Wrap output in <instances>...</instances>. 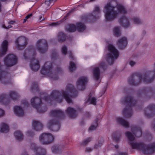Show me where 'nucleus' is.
Masks as SVG:
<instances>
[{
	"mask_svg": "<svg viewBox=\"0 0 155 155\" xmlns=\"http://www.w3.org/2000/svg\"><path fill=\"white\" fill-rule=\"evenodd\" d=\"M78 94L77 91L74 86L71 84H68L65 90L60 91L53 90L49 96H47V94L44 93L41 96V98H44L47 102H48L52 100H54L59 102L63 101L64 99L68 103H72L71 98L76 97Z\"/></svg>",
	"mask_w": 155,
	"mask_h": 155,
	"instance_id": "nucleus-1",
	"label": "nucleus"
},
{
	"mask_svg": "<svg viewBox=\"0 0 155 155\" xmlns=\"http://www.w3.org/2000/svg\"><path fill=\"white\" fill-rule=\"evenodd\" d=\"M131 128L134 135L129 131H126L125 134L132 149L141 150L144 154H151L155 152V143L146 146L143 143L134 142L135 138L134 135L137 137H140L142 134V130L139 127L135 125L131 126Z\"/></svg>",
	"mask_w": 155,
	"mask_h": 155,
	"instance_id": "nucleus-2",
	"label": "nucleus"
},
{
	"mask_svg": "<svg viewBox=\"0 0 155 155\" xmlns=\"http://www.w3.org/2000/svg\"><path fill=\"white\" fill-rule=\"evenodd\" d=\"M104 12L107 21H112L116 18L119 14H125L127 11L125 8L120 4L117 5L115 0H112L105 6Z\"/></svg>",
	"mask_w": 155,
	"mask_h": 155,
	"instance_id": "nucleus-3",
	"label": "nucleus"
},
{
	"mask_svg": "<svg viewBox=\"0 0 155 155\" xmlns=\"http://www.w3.org/2000/svg\"><path fill=\"white\" fill-rule=\"evenodd\" d=\"M153 70H148L143 73H136L132 75L128 80L129 84L136 86L140 83L141 80L146 83H150L155 78V63L153 66Z\"/></svg>",
	"mask_w": 155,
	"mask_h": 155,
	"instance_id": "nucleus-4",
	"label": "nucleus"
},
{
	"mask_svg": "<svg viewBox=\"0 0 155 155\" xmlns=\"http://www.w3.org/2000/svg\"><path fill=\"white\" fill-rule=\"evenodd\" d=\"M36 54L35 49L31 48L25 50L23 54L25 59L30 60V67L31 69L35 71H37L40 67L38 60L35 58Z\"/></svg>",
	"mask_w": 155,
	"mask_h": 155,
	"instance_id": "nucleus-5",
	"label": "nucleus"
},
{
	"mask_svg": "<svg viewBox=\"0 0 155 155\" xmlns=\"http://www.w3.org/2000/svg\"><path fill=\"white\" fill-rule=\"evenodd\" d=\"M122 103L127 106L124 110L123 114L124 115L127 117H130L132 114V111L131 106H134L137 103L132 97L128 95L123 98L121 100Z\"/></svg>",
	"mask_w": 155,
	"mask_h": 155,
	"instance_id": "nucleus-6",
	"label": "nucleus"
},
{
	"mask_svg": "<svg viewBox=\"0 0 155 155\" xmlns=\"http://www.w3.org/2000/svg\"><path fill=\"white\" fill-rule=\"evenodd\" d=\"M41 74L47 75L53 80H57L58 78L55 73L53 72L52 63L48 61L45 62L41 71Z\"/></svg>",
	"mask_w": 155,
	"mask_h": 155,
	"instance_id": "nucleus-7",
	"label": "nucleus"
},
{
	"mask_svg": "<svg viewBox=\"0 0 155 155\" xmlns=\"http://www.w3.org/2000/svg\"><path fill=\"white\" fill-rule=\"evenodd\" d=\"M108 52L106 56V61L109 64H112L119 56V52L114 46L111 44L107 46Z\"/></svg>",
	"mask_w": 155,
	"mask_h": 155,
	"instance_id": "nucleus-8",
	"label": "nucleus"
},
{
	"mask_svg": "<svg viewBox=\"0 0 155 155\" xmlns=\"http://www.w3.org/2000/svg\"><path fill=\"white\" fill-rule=\"evenodd\" d=\"M31 101V105L36 108L38 112L43 113L47 110V107L42 103L41 99L39 97H36L33 98Z\"/></svg>",
	"mask_w": 155,
	"mask_h": 155,
	"instance_id": "nucleus-9",
	"label": "nucleus"
},
{
	"mask_svg": "<svg viewBox=\"0 0 155 155\" xmlns=\"http://www.w3.org/2000/svg\"><path fill=\"white\" fill-rule=\"evenodd\" d=\"M54 139L52 135L48 133H44L39 137L40 143L45 145H48L52 143L54 141Z\"/></svg>",
	"mask_w": 155,
	"mask_h": 155,
	"instance_id": "nucleus-10",
	"label": "nucleus"
},
{
	"mask_svg": "<svg viewBox=\"0 0 155 155\" xmlns=\"http://www.w3.org/2000/svg\"><path fill=\"white\" fill-rule=\"evenodd\" d=\"M107 66L103 61H101L98 64V67H94L93 70V78L95 80H97L100 78V68L104 71L107 68Z\"/></svg>",
	"mask_w": 155,
	"mask_h": 155,
	"instance_id": "nucleus-11",
	"label": "nucleus"
},
{
	"mask_svg": "<svg viewBox=\"0 0 155 155\" xmlns=\"http://www.w3.org/2000/svg\"><path fill=\"white\" fill-rule=\"evenodd\" d=\"M100 9L99 7L96 6L92 12L89 14L88 15H85L83 19L86 20L89 19L94 21L96 19L98 18L100 16Z\"/></svg>",
	"mask_w": 155,
	"mask_h": 155,
	"instance_id": "nucleus-12",
	"label": "nucleus"
},
{
	"mask_svg": "<svg viewBox=\"0 0 155 155\" xmlns=\"http://www.w3.org/2000/svg\"><path fill=\"white\" fill-rule=\"evenodd\" d=\"M17 61L16 57L13 54H8L5 58L4 62L7 67H11L15 64Z\"/></svg>",
	"mask_w": 155,
	"mask_h": 155,
	"instance_id": "nucleus-13",
	"label": "nucleus"
},
{
	"mask_svg": "<svg viewBox=\"0 0 155 155\" xmlns=\"http://www.w3.org/2000/svg\"><path fill=\"white\" fill-rule=\"evenodd\" d=\"M30 148L36 155H45L46 154V150L45 148L38 146L34 143H31Z\"/></svg>",
	"mask_w": 155,
	"mask_h": 155,
	"instance_id": "nucleus-14",
	"label": "nucleus"
},
{
	"mask_svg": "<svg viewBox=\"0 0 155 155\" xmlns=\"http://www.w3.org/2000/svg\"><path fill=\"white\" fill-rule=\"evenodd\" d=\"M48 128L53 131H57L59 129L60 127V123L55 119H51L49 120L47 123Z\"/></svg>",
	"mask_w": 155,
	"mask_h": 155,
	"instance_id": "nucleus-15",
	"label": "nucleus"
},
{
	"mask_svg": "<svg viewBox=\"0 0 155 155\" xmlns=\"http://www.w3.org/2000/svg\"><path fill=\"white\" fill-rule=\"evenodd\" d=\"M36 47L40 53H45L48 49L47 43L46 41L43 39L38 40L37 42Z\"/></svg>",
	"mask_w": 155,
	"mask_h": 155,
	"instance_id": "nucleus-16",
	"label": "nucleus"
},
{
	"mask_svg": "<svg viewBox=\"0 0 155 155\" xmlns=\"http://www.w3.org/2000/svg\"><path fill=\"white\" fill-rule=\"evenodd\" d=\"M88 79L85 77H81L79 78L77 81V87L79 90H83L86 87Z\"/></svg>",
	"mask_w": 155,
	"mask_h": 155,
	"instance_id": "nucleus-17",
	"label": "nucleus"
},
{
	"mask_svg": "<svg viewBox=\"0 0 155 155\" xmlns=\"http://www.w3.org/2000/svg\"><path fill=\"white\" fill-rule=\"evenodd\" d=\"M51 117L58 118L59 119H64L65 115L64 112L60 109H57L51 111L50 113Z\"/></svg>",
	"mask_w": 155,
	"mask_h": 155,
	"instance_id": "nucleus-18",
	"label": "nucleus"
},
{
	"mask_svg": "<svg viewBox=\"0 0 155 155\" xmlns=\"http://www.w3.org/2000/svg\"><path fill=\"white\" fill-rule=\"evenodd\" d=\"M155 114V105L151 104L148 106L144 110V114L146 116L150 117Z\"/></svg>",
	"mask_w": 155,
	"mask_h": 155,
	"instance_id": "nucleus-19",
	"label": "nucleus"
},
{
	"mask_svg": "<svg viewBox=\"0 0 155 155\" xmlns=\"http://www.w3.org/2000/svg\"><path fill=\"white\" fill-rule=\"evenodd\" d=\"M16 47L19 50L23 48L26 45L25 38L23 37H19L16 41Z\"/></svg>",
	"mask_w": 155,
	"mask_h": 155,
	"instance_id": "nucleus-20",
	"label": "nucleus"
},
{
	"mask_svg": "<svg viewBox=\"0 0 155 155\" xmlns=\"http://www.w3.org/2000/svg\"><path fill=\"white\" fill-rule=\"evenodd\" d=\"M118 21L120 24L125 28H127L130 25L129 20L125 15H123L119 18Z\"/></svg>",
	"mask_w": 155,
	"mask_h": 155,
	"instance_id": "nucleus-21",
	"label": "nucleus"
},
{
	"mask_svg": "<svg viewBox=\"0 0 155 155\" xmlns=\"http://www.w3.org/2000/svg\"><path fill=\"white\" fill-rule=\"evenodd\" d=\"M8 41H4L2 43L1 48L0 51V56H2L6 53L8 49Z\"/></svg>",
	"mask_w": 155,
	"mask_h": 155,
	"instance_id": "nucleus-22",
	"label": "nucleus"
},
{
	"mask_svg": "<svg viewBox=\"0 0 155 155\" xmlns=\"http://www.w3.org/2000/svg\"><path fill=\"white\" fill-rule=\"evenodd\" d=\"M66 111L68 115L71 118H74L77 115L76 110L71 107H68Z\"/></svg>",
	"mask_w": 155,
	"mask_h": 155,
	"instance_id": "nucleus-23",
	"label": "nucleus"
},
{
	"mask_svg": "<svg viewBox=\"0 0 155 155\" xmlns=\"http://www.w3.org/2000/svg\"><path fill=\"white\" fill-rule=\"evenodd\" d=\"M127 44V40L126 38L123 37L118 40L117 45L121 49H123L126 47Z\"/></svg>",
	"mask_w": 155,
	"mask_h": 155,
	"instance_id": "nucleus-24",
	"label": "nucleus"
},
{
	"mask_svg": "<svg viewBox=\"0 0 155 155\" xmlns=\"http://www.w3.org/2000/svg\"><path fill=\"white\" fill-rule=\"evenodd\" d=\"M32 126L34 129L36 131H40L43 128L42 124L40 122L35 120L32 123Z\"/></svg>",
	"mask_w": 155,
	"mask_h": 155,
	"instance_id": "nucleus-25",
	"label": "nucleus"
},
{
	"mask_svg": "<svg viewBox=\"0 0 155 155\" xmlns=\"http://www.w3.org/2000/svg\"><path fill=\"white\" fill-rule=\"evenodd\" d=\"M14 112L15 114L18 116H22L24 115V112L22 108L20 106H15L14 108Z\"/></svg>",
	"mask_w": 155,
	"mask_h": 155,
	"instance_id": "nucleus-26",
	"label": "nucleus"
},
{
	"mask_svg": "<svg viewBox=\"0 0 155 155\" xmlns=\"http://www.w3.org/2000/svg\"><path fill=\"white\" fill-rule=\"evenodd\" d=\"M117 123L125 127H127L129 126V124L128 122L121 117H117Z\"/></svg>",
	"mask_w": 155,
	"mask_h": 155,
	"instance_id": "nucleus-27",
	"label": "nucleus"
},
{
	"mask_svg": "<svg viewBox=\"0 0 155 155\" xmlns=\"http://www.w3.org/2000/svg\"><path fill=\"white\" fill-rule=\"evenodd\" d=\"M62 146L60 145H54L51 148L52 152L55 153H59L63 149Z\"/></svg>",
	"mask_w": 155,
	"mask_h": 155,
	"instance_id": "nucleus-28",
	"label": "nucleus"
},
{
	"mask_svg": "<svg viewBox=\"0 0 155 155\" xmlns=\"http://www.w3.org/2000/svg\"><path fill=\"white\" fill-rule=\"evenodd\" d=\"M9 127L8 125L4 123H2L0 125V131L2 133H6L8 131Z\"/></svg>",
	"mask_w": 155,
	"mask_h": 155,
	"instance_id": "nucleus-29",
	"label": "nucleus"
},
{
	"mask_svg": "<svg viewBox=\"0 0 155 155\" xmlns=\"http://www.w3.org/2000/svg\"><path fill=\"white\" fill-rule=\"evenodd\" d=\"M14 136L15 138L18 141L22 140L24 137L22 133L20 131L18 130L14 133Z\"/></svg>",
	"mask_w": 155,
	"mask_h": 155,
	"instance_id": "nucleus-30",
	"label": "nucleus"
},
{
	"mask_svg": "<svg viewBox=\"0 0 155 155\" xmlns=\"http://www.w3.org/2000/svg\"><path fill=\"white\" fill-rule=\"evenodd\" d=\"M6 96L5 94L0 95V103L6 104L8 103Z\"/></svg>",
	"mask_w": 155,
	"mask_h": 155,
	"instance_id": "nucleus-31",
	"label": "nucleus"
},
{
	"mask_svg": "<svg viewBox=\"0 0 155 155\" xmlns=\"http://www.w3.org/2000/svg\"><path fill=\"white\" fill-rule=\"evenodd\" d=\"M76 25L77 29L79 32H82L86 28V26L85 25L81 23H77Z\"/></svg>",
	"mask_w": 155,
	"mask_h": 155,
	"instance_id": "nucleus-32",
	"label": "nucleus"
},
{
	"mask_svg": "<svg viewBox=\"0 0 155 155\" xmlns=\"http://www.w3.org/2000/svg\"><path fill=\"white\" fill-rule=\"evenodd\" d=\"M9 96L13 100H18L19 97V95L14 91H11L9 93Z\"/></svg>",
	"mask_w": 155,
	"mask_h": 155,
	"instance_id": "nucleus-33",
	"label": "nucleus"
},
{
	"mask_svg": "<svg viewBox=\"0 0 155 155\" xmlns=\"http://www.w3.org/2000/svg\"><path fill=\"white\" fill-rule=\"evenodd\" d=\"M67 30L70 32H73L76 30V28L74 25L69 24L66 27Z\"/></svg>",
	"mask_w": 155,
	"mask_h": 155,
	"instance_id": "nucleus-34",
	"label": "nucleus"
},
{
	"mask_svg": "<svg viewBox=\"0 0 155 155\" xmlns=\"http://www.w3.org/2000/svg\"><path fill=\"white\" fill-rule=\"evenodd\" d=\"M132 20L137 25H140L143 23V21L138 17H133Z\"/></svg>",
	"mask_w": 155,
	"mask_h": 155,
	"instance_id": "nucleus-35",
	"label": "nucleus"
},
{
	"mask_svg": "<svg viewBox=\"0 0 155 155\" xmlns=\"http://www.w3.org/2000/svg\"><path fill=\"white\" fill-rule=\"evenodd\" d=\"M66 36L65 34L62 32H59L58 35L59 40L62 42L64 41L66 39Z\"/></svg>",
	"mask_w": 155,
	"mask_h": 155,
	"instance_id": "nucleus-36",
	"label": "nucleus"
},
{
	"mask_svg": "<svg viewBox=\"0 0 155 155\" xmlns=\"http://www.w3.org/2000/svg\"><path fill=\"white\" fill-rule=\"evenodd\" d=\"M114 32L115 35L117 36H119L120 35V27H114Z\"/></svg>",
	"mask_w": 155,
	"mask_h": 155,
	"instance_id": "nucleus-37",
	"label": "nucleus"
},
{
	"mask_svg": "<svg viewBox=\"0 0 155 155\" xmlns=\"http://www.w3.org/2000/svg\"><path fill=\"white\" fill-rule=\"evenodd\" d=\"M98 121L97 119H96L95 120V122L89 128V130H95L97 128V123Z\"/></svg>",
	"mask_w": 155,
	"mask_h": 155,
	"instance_id": "nucleus-38",
	"label": "nucleus"
},
{
	"mask_svg": "<svg viewBox=\"0 0 155 155\" xmlns=\"http://www.w3.org/2000/svg\"><path fill=\"white\" fill-rule=\"evenodd\" d=\"M38 90V86L37 83L34 82L32 83L31 87V91L34 92Z\"/></svg>",
	"mask_w": 155,
	"mask_h": 155,
	"instance_id": "nucleus-39",
	"label": "nucleus"
},
{
	"mask_svg": "<svg viewBox=\"0 0 155 155\" xmlns=\"http://www.w3.org/2000/svg\"><path fill=\"white\" fill-rule=\"evenodd\" d=\"M92 140L91 137H89L85 139L81 143V145L85 146L86 145Z\"/></svg>",
	"mask_w": 155,
	"mask_h": 155,
	"instance_id": "nucleus-40",
	"label": "nucleus"
},
{
	"mask_svg": "<svg viewBox=\"0 0 155 155\" xmlns=\"http://www.w3.org/2000/svg\"><path fill=\"white\" fill-rule=\"evenodd\" d=\"M96 98L94 97H90L87 100V101L90 102V103L94 104H96Z\"/></svg>",
	"mask_w": 155,
	"mask_h": 155,
	"instance_id": "nucleus-41",
	"label": "nucleus"
},
{
	"mask_svg": "<svg viewBox=\"0 0 155 155\" xmlns=\"http://www.w3.org/2000/svg\"><path fill=\"white\" fill-rule=\"evenodd\" d=\"M69 68L70 71H73L75 70L76 68L75 64L74 63L71 61L70 62Z\"/></svg>",
	"mask_w": 155,
	"mask_h": 155,
	"instance_id": "nucleus-42",
	"label": "nucleus"
},
{
	"mask_svg": "<svg viewBox=\"0 0 155 155\" xmlns=\"http://www.w3.org/2000/svg\"><path fill=\"white\" fill-rule=\"evenodd\" d=\"M133 56L130 59H129L128 62L129 64L132 67L135 65L137 63V61L134 59H133Z\"/></svg>",
	"mask_w": 155,
	"mask_h": 155,
	"instance_id": "nucleus-43",
	"label": "nucleus"
},
{
	"mask_svg": "<svg viewBox=\"0 0 155 155\" xmlns=\"http://www.w3.org/2000/svg\"><path fill=\"white\" fill-rule=\"evenodd\" d=\"M143 93L144 94H148L152 93V90L150 87H146L143 90Z\"/></svg>",
	"mask_w": 155,
	"mask_h": 155,
	"instance_id": "nucleus-44",
	"label": "nucleus"
},
{
	"mask_svg": "<svg viewBox=\"0 0 155 155\" xmlns=\"http://www.w3.org/2000/svg\"><path fill=\"white\" fill-rule=\"evenodd\" d=\"M67 47L65 46H63L61 48V52L62 54L64 55L66 54L67 53Z\"/></svg>",
	"mask_w": 155,
	"mask_h": 155,
	"instance_id": "nucleus-45",
	"label": "nucleus"
},
{
	"mask_svg": "<svg viewBox=\"0 0 155 155\" xmlns=\"http://www.w3.org/2000/svg\"><path fill=\"white\" fill-rule=\"evenodd\" d=\"M27 135L29 137H33L35 135V133L33 131L29 130L27 132Z\"/></svg>",
	"mask_w": 155,
	"mask_h": 155,
	"instance_id": "nucleus-46",
	"label": "nucleus"
},
{
	"mask_svg": "<svg viewBox=\"0 0 155 155\" xmlns=\"http://www.w3.org/2000/svg\"><path fill=\"white\" fill-rule=\"evenodd\" d=\"M102 142H99L97 143H96L94 146V148L95 149H99L102 145Z\"/></svg>",
	"mask_w": 155,
	"mask_h": 155,
	"instance_id": "nucleus-47",
	"label": "nucleus"
},
{
	"mask_svg": "<svg viewBox=\"0 0 155 155\" xmlns=\"http://www.w3.org/2000/svg\"><path fill=\"white\" fill-rule=\"evenodd\" d=\"M53 2H52L51 1H50V0L48 1H46L45 2V5H47L48 6H52L54 4Z\"/></svg>",
	"mask_w": 155,
	"mask_h": 155,
	"instance_id": "nucleus-48",
	"label": "nucleus"
},
{
	"mask_svg": "<svg viewBox=\"0 0 155 155\" xmlns=\"http://www.w3.org/2000/svg\"><path fill=\"white\" fill-rule=\"evenodd\" d=\"M58 56V54L56 51H54L51 54V58L54 59L56 58Z\"/></svg>",
	"mask_w": 155,
	"mask_h": 155,
	"instance_id": "nucleus-49",
	"label": "nucleus"
},
{
	"mask_svg": "<svg viewBox=\"0 0 155 155\" xmlns=\"http://www.w3.org/2000/svg\"><path fill=\"white\" fill-rule=\"evenodd\" d=\"M32 14H30L27 15L25 17V18L23 20V23H25L27 19L30 18V17L32 16Z\"/></svg>",
	"mask_w": 155,
	"mask_h": 155,
	"instance_id": "nucleus-50",
	"label": "nucleus"
},
{
	"mask_svg": "<svg viewBox=\"0 0 155 155\" xmlns=\"http://www.w3.org/2000/svg\"><path fill=\"white\" fill-rule=\"evenodd\" d=\"M93 150V148L87 147L86 148L85 151L87 152H91Z\"/></svg>",
	"mask_w": 155,
	"mask_h": 155,
	"instance_id": "nucleus-51",
	"label": "nucleus"
},
{
	"mask_svg": "<svg viewBox=\"0 0 155 155\" xmlns=\"http://www.w3.org/2000/svg\"><path fill=\"white\" fill-rule=\"evenodd\" d=\"M61 23V22L57 21L53 23L50 24L51 26H55L59 25Z\"/></svg>",
	"mask_w": 155,
	"mask_h": 155,
	"instance_id": "nucleus-52",
	"label": "nucleus"
},
{
	"mask_svg": "<svg viewBox=\"0 0 155 155\" xmlns=\"http://www.w3.org/2000/svg\"><path fill=\"white\" fill-rule=\"evenodd\" d=\"M62 71L61 68L60 67H58L57 68L56 70V72L57 73H61Z\"/></svg>",
	"mask_w": 155,
	"mask_h": 155,
	"instance_id": "nucleus-53",
	"label": "nucleus"
},
{
	"mask_svg": "<svg viewBox=\"0 0 155 155\" xmlns=\"http://www.w3.org/2000/svg\"><path fill=\"white\" fill-rule=\"evenodd\" d=\"M68 54L69 55V56L71 60H74V58L71 51H69L68 52Z\"/></svg>",
	"mask_w": 155,
	"mask_h": 155,
	"instance_id": "nucleus-54",
	"label": "nucleus"
},
{
	"mask_svg": "<svg viewBox=\"0 0 155 155\" xmlns=\"http://www.w3.org/2000/svg\"><path fill=\"white\" fill-rule=\"evenodd\" d=\"M4 111L2 109L0 108V117L3 116L4 115Z\"/></svg>",
	"mask_w": 155,
	"mask_h": 155,
	"instance_id": "nucleus-55",
	"label": "nucleus"
},
{
	"mask_svg": "<svg viewBox=\"0 0 155 155\" xmlns=\"http://www.w3.org/2000/svg\"><path fill=\"white\" fill-rule=\"evenodd\" d=\"M77 7L74 8H72L71 10V11L67 14V16L69 15L70 13L73 12H74L75 11H76V9H77Z\"/></svg>",
	"mask_w": 155,
	"mask_h": 155,
	"instance_id": "nucleus-56",
	"label": "nucleus"
},
{
	"mask_svg": "<svg viewBox=\"0 0 155 155\" xmlns=\"http://www.w3.org/2000/svg\"><path fill=\"white\" fill-rule=\"evenodd\" d=\"M22 103V104H23L24 105H26L27 106L29 105V103L26 100L23 101Z\"/></svg>",
	"mask_w": 155,
	"mask_h": 155,
	"instance_id": "nucleus-57",
	"label": "nucleus"
},
{
	"mask_svg": "<svg viewBox=\"0 0 155 155\" xmlns=\"http://www.w3.org/2000/svg\"><path fill=\"white\" fill-rule=\"evenodd\" d=\"M3 27L5 29H9L12 28V25H8L7 27H6L5 25H4L3 26Z\"/></svg>",
	"mask_w": 155,
	"mask_h": 155,
	"instance_id": "nucleus-58",
	"label": "nucleus"
},
{
	"mask_svg": "<svg viewBox=\"0 0 155 155\" xmlns=\"http://www.w3.org/2000/svg\"><path fill=\"white\" fill-rule=\"evenodd\" d=\"M15 21L12 20L9 21L8 22V24L9 25H12L15 23Z\"/></svg>",
	"mask_w": 155,
	"mask_h": 155,
	"instance_id": "nucleus-59",
	"label": "nucleus"
},
{
	"mask_svg": "<svg viewBox=\"0 0 155 155\" xmlns=\"http://www.w3.org/2000/svg\"><path fill=\"white\" fill-rule=\"evenodd\" d=\"M152 126L153 129L155 130V119L153 123L152 124Z\"/></svg>",
	"mask_w": 155,
	"mask_h": 155,
	"instance_id": "nucleus-60",
	"label": "nucleus"
},
{
	"mask_svg": "<svg viewBox=\"0 0 155 155\" xmlns=\"http://www.w3.org/2000/svg\"><path fill=\"white\" fill-rule=\"evenodd\" d=\"M119 155H128V154L127 153H120Z\"/></svg>",
	"mask_w": 155,
	"mask_h": 155,
	"instance_id": "nucleus-61",
	"label": "nucleus"
},
{
	"mask_svg": "<svg viewBox=\"0 0 155 155\" xmlns=\"http://www.w3.org/2000/svg\"><path fill=\"white\" fill-rule=\"evenodd\" d=\"M21 155H28L27 153L26 152H24L22 153Z\"/></svg>",
	"mask_w": 155,
	"mask_h": 155,
	"instance_id": "nucleus-62",
	"label": "nucleus"
},
{
	"mask_svg": "<svg viewBox=\"0 0 155 155\" xmlns=\"http://www.w3.org/2000/svg\"><path fill=\"white\" fill-rule=\"evenodd\" d=\"M39 20L41 21H42L44 20V18H42V16H40L39 18Z\"/></svg>",
	"mask_w": 155,
	"mask_h": 155,
	"instance_id": "nucleus-63",
	"label": "nucleus"
},
{
	"mask_svg": "<svg viewBox=\"0 0 155 155\" xmlns=\"http://www.w3.org/2000/svg\"><path fill=\"white\" fill-rule=\"evenodd\" d=\"M115 148H116V149H117L118 148V145H115Z\"/></svg>",
	"mask_w": 155,
	"mask_h": 155,
	"instance_id": "nucleus-64",
	"label": "nucleus"
}]
</instances>
